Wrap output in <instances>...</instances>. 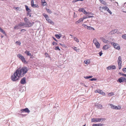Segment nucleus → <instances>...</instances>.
<instances>
[{
    "instance_id": "obj_1",
    "label": "nucleus",
    "mask_w": 126,
    "mask_h": 126,
    "mask_svg": "<svg viewBox=\"0 0 126 126\" xmlns=\"http://www.w3.org/2000/svg\"><path fill=\"white\" fill-rule=\"evenodd\" d=\"M16 71L20 77H22L27 73L28 70L26 67H24L22 68H19Z\"/></svg>"
},
{
    "instance_id": "obj_2",
    "label": "nucleus",
    "mask_w": 126,
    "mask_h": 126,
    "mask_svg": "<svg viewBox=\"0 0 126 126\" xmlns=\"http://www.w3.org/2000/svg\"><path fill=\"white\" fill-rule=\"evenodd\" d=\"M20 77V76L18 74L16 71L14 74L11 76V79L13 81H15L18 80Z\"/></svg>"
},
{
    "instance_id": "obj_3",
    "label": "nucleus",
    "mask_w": 126,
    "mask_h": 126,
    "mask_svg": "<svg viewBox=\"0 0 126 126\" xmlns=\"http://www.w3.org/2000/svg\"><path fill=\"white\" fill-rule=\"evenodd\" d=\"M105 118H93L91 119V122H99L101 121L105 120Z\"/></svg>"
},
{
    "instance_id": "obj_4",
    "label": "nucleus",
    "mask_w": 126,
    "mask_h": 126,
    "mask_svg": "<svg viewBox=\"0 0 126 126\" xmlns=\"http://www.w3.org/2000/svg\"><path fill=\"white\" fill-rule=\"evenodd\" d=\"M17 56L21 59L23 62L25 64H27V62L26 61L24 57L21 54H17Z\"/></svg>"
},
{
    "instance_id": "obj_5",
    "label": "nucleus",
    "mask_w": 126,
    "mask_h": 126,
    "mask_svg": "<svg viewBox=\"0 0 126 126\" xmlns=\"http://www.w3.org/2000/svg\"><path fill=\"white\" fill-rule=\"evenodd\" d=\"M117 62L118 65L119 69H120L122 67V58L121 56H120L119 57Z\"/></svg>"
},
{
    "instance_id": "obj_6",
    "label": "nucleus",
    "mask_w": 126,
    "mask_h": 126,
    "mask_svg": "<svg viewBox=\"0 0 126 126\" xmlns=\"http://www.w3.org/2000/svg\"><path fill=\"white\" fill-rule=\"evenodd\" d=\"M93 42L96 48H99L100 47L99 43L97 41L96 39H94L93 40Z\"/></svg>"
},
{
    "instance_id": "obj_7",
    "label": "nucleus",
    "mask_w": 126,
    "mask_h": 126,
    "mask_svg": "<svg viewBox=\"0 0 126 126\" xmlns=\"http://www.w3.org/2000/svg\"><path fill=\"white\" fill-rule=\"evenodd\" d=\"M111 44H112L113 46L115 48L118 50H119L120 49V47L118 44L113 42L111 43Z\"/></svg>"
},
{
    "instance_id": "obj_8",
    "label": "nucleus",
    "mask_w": 126,
    "mask_h": 126,
    "mask_svg": "<svg viewBox=\"0 0 126 126\" xmlns=\"http://www.w3.org/2000/svg\"><path fill=\"white\" fill-rule=\"evenodd\" d=\"M126 79L125 77H121L119 78L118 80H117V82H119L120 83L122 82H126Z\"/></svg>"
},
{
    "instance_id": "obj_9",
    "label": "nucleus",
    "mask_w": 126,
    "mask_h": 126,
    "mask_svg": "<svg viewBox=\"0 0 126 126\" xmlns=\"http://www.w3.org/2000/svg\"><path fill=\"white\" fill-rule=\"evenodd\" d=\"M25 7L26 10L28 12V13L27 14V16H29L30 17H31V15L29 13V12L31 11L30 9L28 8V7L27 5H25Z\"/></svg>"
},
{
    "instance_id": "obj_10",
    "label": "nucleus",
    "mask_w": 126,
    "mask_h": 126,
    "mask_svg": "<svg viewBox=\"0 0 126 126\" xmlns=\"http://www.w3.org/2000/svg\"><path fill=\"white\" fill-rule=\"evenodd\" d=\"M22 112H25L29 113L30 112V110L28 108H26L25 109H23L21 110Z\"/></svg>"
},
{
    "instance_id": "obj_11",
    "label": "nucleus",
    "mask_w": 126,
    "mask_h": 126,
    "mask_svg": "<svg viewBox=\"0 0 126 126\" xmlns=\"http://www.w3.org/2000/svg\"><path fill=\"white\" fill-rule=\"evenodd\" d=\"M26 79L25 77H24L22 78L20 80V83L21 84H24L26 83Z\"/></svg>"
},
{
    "instance_id": "obj_12",
    "label": "nucleus",
    "mask_w": 126,
    "mask_h": 126,
    "mask_svg": "<svg viewBox=\"0 0 126 126\" xmlns=\"http://www.w3.org/2000/svg\"><path fill=\"white\" fill-rule=\"evenodd\" d=\"M116 68V67L115 66L112 65L109 66L107 67V69L108 70L110 69H115Z\"/></svg>"
},
{
    "instance_id": "obj_13",
    "label": "nucleus",
    "mask_w": 126,
    "mask_h": 126,
    "mask_svg": "<svg viewBox=\"0 0 126 126\" xmlns=\"http://www.w3.org/2000/svg\"><path fill=\"white\" fill-rule=\"evenodd\" d=\"M110 46L108 45H107L103 46V49L104 50H106L110 48Z\"/></svg>"
},
{
    "instance_id": "obj_14",
    "label": "nucleus",
    "mask_w": 126,
    "mask_h": 126,
    "mask_svg": "<svg viewBox=\"0 0 126 126\" xmlns=\"http://www.w3.org/2000/svg\"><path fill=\"white\" fill-rule=\"evenodd\" d=\"M78 11L79 12H82L84 14H85V12H86L85 9L83 8H79L78 10Z\"/></svg>"
},
{
    "instance_id": "obj_15",
    "label": "nucleus",
    "mask_w": 126,
    "mask_h": 126,
    "mask_svg": "<svg viewBox=\"0 0 126 126\" xmlns=\"http://www.w3.org/2000/svg\"><path fill=\"white\" fill-rule=\"evenodd\" d=\"M46 20L48 22V23H49L50 24H52V25H54V22L51 19H49V18H48Z\"/></svg>"
},
{
    "instance_id": "obj_16",
    "label": "nucleus",
    "mask_w": 126,
    "mask_h": 126,
    "mask_svg": "<svg viewBox=\"0 0 126 126\" xmlns=\"http://www.w3.org/2000/svg\"><path fill=\"white\" fill-rule=\"evenodd\" d=\"M85 18H80L79 19L78 21H76L75 22V23L76 24H78L80 23Z\"/></svg>"
},
{
    "instance_id": "obj_17",
    "label": "nucleus",
    "mask_w": 126,
    "mask_h": 126,
    "mask_svg": "<svg viewBox=\"0 0 126 126\" xmlns=\"http://www.w3.org/2000/svg\"><path fill=\"white\" fill-rule=\"evenodd\" d=\"M32 7H38L37 3H36L35 4H34L33 2V4L32 3Z\"/></svg>"
},
{
    "instance_id": "obj_18",
    "label": "nucleus",
    "mask_w": 126,
    "mask_h": 126,
    "mask_svg": "<svg viewBox=\"0 0 126 126\" xmlns=\"http://www.w3.org/2000/svg\"><path fill=\"white\" fill-rule=\"evenodd\" d=\"M117 30L115 29L112 31L110 32V33L111 34H114L117 32Z\"/></svg>"
},
{
    "instance_id": "obj_19",
    "label": "nucleus",
    "mask_w": 126,
    "mask_h": 126,
    "mask_svg": "<svg viewBox=\"0 0 126 126\" xmlns=\"http://www.w3.org/2000/svg\"><path fill=\"white\" fill-rule=\"evenodd\" d=\"M41 2L42 5L44 6L46 5L47 3L45 1V0H41Z\"/></svg>"
},
{
    "instance_id": "obj_20",
    "label": "nucleus",
    "mask_w": 126,
    "mask_h": 126,
    "mask_svg": "<svg viewBox=\"0 0 126 126\" xmlns=\"http://www.w3.org/2000/svg\"><path fill=\"white\" fill-rule=\"evenodd\" d=\"M25 53L26 54L27 56H31V54L30 53L29 51H26Z\"/></svg>"
},
{
    "instance_id": "obj_21",
    "label": "nucleus",
    "mask_w": 126,
    "mask_h": 126,
    "mask_svg": "<svg viewBox=\"0 0 126 126\" xmlns=\"http://www.w3.org/2000/svg\"><path fill=\"white\" fill-rule=\"evenodd\" d=\"M84 63H85L88 65L90 63V60H87L84 61Z\"/></svg>"
},
{
    "instance_id": "obj_22",
    "label": "nucleus",
    "mask_w": 126,
    "mask_h": 126,
    "mask_svg": "<svg viewBox=\"0 0 126 126\" xmlns=\"http://www.w3.org/2000/svg\"><path fill=\"white\" fill-rule=\"evenodd\" d=\"M101 39L102 40V41L105 43H107L108 42V41L106 40L103 38H101Z\"/></svg>"
},
{
    "instance_id": "obj_23",
    "label": "nucleus",
    "mask_w": 126,
    "mask_h": 126,
    "mask_svg": "<svg viewBox=\"0 0 126 126\" xmlns=\"http://www.w3.org/2000/svg\"><path fill=\"white\" fill-rule=\"evenodd\" d=\"M103 125V124H94L92 126H102Z\"/></svg>"
},
{
    "instance_id": "obj_24",
    "label": "nucleus",
    "mask_w": 126,
    "mask_h": 126,
    "mask_svg": "<svg viewBox=\"0 0 126 126\" xmlns=\"http://www.w3.org/2000/svg\"><path fill=\"white\" fill-rule=\"evenodd\" d=\"M121 106H118L115 107V110H120L121 109Z\"/></svg>"
},
{
    "instance_id": "obj_25",
    "label": "nucleus",
    "mask_w": 126,
    "mask_h": 126,
    "mask_svg": "<svg viewBox=\"0 0 126 126\" xmlns=\"http://www.w3.org/2000/svg\"><path fill=\"white\" fill-rule=\"evenodd\" d=\"M43 15L45 17L46 20L47 19L49 18L48 16L45 13H43Z\"/></svg>"
},
{
    "instance_id": "obj_26",
    "label": "nucleus",
    "mask_w": 126,
    "mask_h": 126,
    "mask_svg": "<svg viewBox=\"0 0 126 126\" xmlns=\"http://www.w3.org/2000/svg\"><path fill=\"white\" fill-rule=\"evenodd\" d=\"M99 94L103 95H104L105 94V93L103 92L102 90H100V91Z\"/></svg>"
},
{
    "instance_id": "obj_27",
    "label": "nucleus",
    "mask_w": 126,
    "mask_h": 126,
    "mask_svg": "<svg viewBox=\"0 0 126 126\" xmlns=\"http://www.w3.org/2000/svg\"><path fill=\"white\" fill-rule=\"evenodd\" d=\"M0 32H2L4 34H5V35H6V34L5 32L0 27Z\"/></svg>"
},
{
    "instance_id": "obj_28",
    "label": "nucleus",
    "mask_w": 126,
    "mask_h": 126,
    "mask_svg": "<svg viewBox=\"0 0 126 126\" xmlns=\"http://www.w3.org/2000/svg\"><path fill=\"white\" fill-rule=\"evenodd\" d=\"M46 10L47 11V12L49 14H51L52 13L51 11L49 9H48L47 8L46 9Z\"/></svg>"
},
{
    "instance_id": "obj_29",
    "label": "nucleus",
    "mask_w": 126,
    "mask_h": 126,
    "mask_svg": "<svg viewBox=\"0 0 126 126\" xmlns=\"http://www.w3.org/2000/svg\"><path fill=\"white\" fill-rule=\"evenodd\" d=\"M100 2L102 4H103L104 5H106L107 4L106 3V2L103 0H102Z\"/></svg>"
},
{
    "instance_id": "obj_30",
    "label": "nucleus",
    "mask_w": 126,
    "mask_h": 126,
    "mask_svg": "<svg viewBox=\"0 0 126 126\" xmlns=\"http://www.w3.org/2000/svg\"><path fill=\"white\" fill-rule=\"evenodd\" d=\"M74 40L75 41H76L77 43H78L79 42V39L76 37H74Z\"/></svg>"
},
{
    "instance_id": "obj_31",
    "label": "nucleus",
    "mask_w": 126,
    "mask_h": 126,
    "mask_svg": "<svg viewBox=\"0 0 126 126\" xmlns=\"http://www.w3.org/2000/svg\"><path fill=\"white\" fill-rule=\"evenodd\" d=\"M110 105L111 106V108L113 109H115V106L114 105L112 104H110Z\"/></svg>"
},
{
    "instance_id": "obj_32",
    "label": "nucleus",
    "mask_w": 126,
    "mask_h": 126,
    "mask_svg": "<svg viewBox=\"0 0 126 126\" xmlns=\"http://www.w3.org/2000/svg\"><path fill=\"white\" fill-rule=\"evenodd\" d=\"M102 8L105 10H107L108 9V8L106 6H103Z\"/></svg>"
},
{
    "instance_id": "obj_33",
    "label": "nucleus",
    "mask_w": 126,
    "mask_h": 126,
    "mask_svg": "<svg viewBox=\"0 0 126 126\" xmlns=\"http://www.w3.org/2000/svg\"><path fill=\"white\" fill-rule=\"evenodd\" d=\"M114 94V93L111 92L108 94V95L109 96H111Z\"/></svg>"
},
{
    "instance_id": "obj_34",
    "label": "nucleus",
    "mask_w": 126,
    "mask_h": 126,
    "mask_svg": "<svg viewBox=\"0 0 126 126\" xmlns=\"http://www.w3.org/2000/svg\"><path fill=\"white\" fill-rule=\"evenodd\" d=\"M54 49L56 50H59V51H60L61 50L59 48V47L58 46L56 47H55Z\"/></svg>"
},
{
    "instance_id": "obj_35",
    "label": "nucleus",
    "mask_w": 126,
    "mask_h": 126,
    "mask_svg": "<svg viewBox=\"0 0 126 126\" xmlns=\"http://www.w3.org/2000/svg\"><path fill=\"white\" fill-rule=\"evenodd\" d=\"M87 29L89 30H92L93 29V30H94V28H93L92 27H91V26H89L87 27Z\"/></svg>"
},
{
    "instance_id": "obj_36",
    "label": "nucleus",
    "mask_w": 126,
    "mask_h": 126,
    "mask_svg": "<svg viewBox=\"0 0 126 126\" xmlns=\"http://www.w3.org/2000/svg\"><path fill=\"white\" fill-rule=\"evenodd\" d=\"M55 36L58 39H59L61 37V36H60L58 34H56L55 35Z\"/></svg>"
},
{
    "instance_id": "obj_37",
    "label": "nucleus",
    "mask_w": 126,
    "mask_h": 126,
    "mask_svg": "<svg viewBox=\"0 0 126 126\" xmlns=\"http://www.w3.org/2000/svg\"><path fill=\"white\" fill-rule=\"evenodd\" d=\"M119 74L121 75L122 76H123L126 77V74H123L121 72H119Z\"/></svg>"
},
{
    "instance_id": "obj_38",
    "label": "nucleus",
    "mask_w": 126,
    "mask_h": 126,
    "mask_svg": "<svg viewBox=\"0 0 126 126\" xmlns=\"http://www.w3.org/2000/svg\"><path fill=\"white\" fill-rule=\"evenodd\" d=\"M100 89H98L95 90L94 91L95 93H99L100 91Z\"/></svg>"
},
{
    "instance_id": "obj_39",
    "label": "nucleus",
    "mask_w": 126,
    "mask_h": 126,
    "mask_svg": "<svg viewBox=\"0 0 126 126\" xmlns=\"http://www.w3.org/2000/svg\"><path fill=\"white\" fill-rule=\"evenodd\" d=\"M122 37L123 39H126V34L123 35L122 36Z\"/></svg>"
},
{
    "instance_id": "obj_40",
    "label": "nucleus",
    "mask_w": 126,
    "mask_h": 126,
    "mask_svg": "<svg viewBox=\"0 0 126 126\" xmlns=\"http://www.w3.org/2000/svg\"><path fill=\"white\" fill-rule=\"evenodd\" d=\"M93 76H87L85 78V79H88L91 78H92Z\"/></svg>"
},
{
    "instance_id": "obj_41",
    "label": "nucleus",
    "mask_w": 126,
    "mask_h": 126,
    "mask_svg": "<svg viewBox=\"0 0 126 126\" xmlns=\"http://www.w3.org/2000/svg\"><path fill=\"white\" fill-rule=\"evenodd\" d=\"M122 70L125 72H126V68H123Z\"/></svg>"
},
{
    "instance_id": "obj_42",
    "label": "nucleus",
    "mask_w": 126,
    "mask_h": 126,
    "mask_svg": "<svg viewBox=\"0 0 126 126\" xmlns=\"http://www.w3.org/2000/svg\"><path fill=\"white\" fill-rule=\"evenodd\" d=\"M107 11L110 14H112V13L110 11L108 8V9Z\"/></svg>"
},
{
    "instance_id": "obj_43",
    "label": "nucleus",
    "mask_w": 126,
    "mask_h": 126,
    "mask_svg": "<svg viewBox=\"0 0 126 126\" xmlns=\"http://www.w3.org/2000/svg\"><path fill=\"white\" fill-rule=\"evenodd\" d=\"M16 43L18 45H20L21 44V43L18 41H17L16 42Z\"/></svg>"
},
{
    "instance_id": "obj_44",
    "label": "nucleus",
    "mask_w": 126,
    "mask_h": 126,
    "mask_svg": "<svg viewBox=\"0 0 126 126\" xmlns=\"http://www.w3.org/2000/svg\"><path fill=\"white\" fill-rule=\"evenodd\" d=\"M52 45H57V44L55 42H53L52 43Z\"/></svg>"
},
{
    "instance_id": "obj_45",
    "label": "nucleus",
    "mask_w": 126,
    "mask_h": 126,
    "mask_svg": "<svg viewBox=\"0 0 126 126\" xmlns=\"http://www.w3.org/2000/svg\"><path fill=\"white\" fill-rule=\"evenodd\" d=\"M96 80V79L95 78H92L90 79L91 81Z\"/></svg>"
},
{
    "instance_id": "obj_46",
    "label": "nucleus",
    "mask_w": 126,
    "mask_h": 126,
    "mask_svg": "<svg viewBox=\"0 0 126 126\" xmlns=\"http://www.w3.org/2000/svg\"><path fill=\"white\" fill-rule=\"evenodd\" d=\"M91 14V13L89 12H87L86 11V12L85 13V14L86 15L87 14L89 15Z\"/></svg>"
},
{
    "instance_id": "obj_47",
    "label": "nucleus",
    "mask_w": 126,
    "mask_h": 126,
    "mask_svg": "<svg viewBox=\"0 0 126 126\" xmlns=\"http://www.w3.org/2000/svg\"><path fill=\"white\" fill-rule=\"evenodd\" d=\"M98 107L100 108V109H101L102 108V106L100 104L99 105H98Z\"/></svg>"
},
{
    "instance_id": "obj_48",
    "label": "nucleus",
    "mask_w": 126,
    "mask_h": 126,
    "mask_svg": "<svg viewBox=\"0 0 126 126\" xmlns=\"http://www.w3.org/2000/svg\"><path fill=\"white\" fill-rule=\"evenodd\" d=\"M14 28L15 29H17L18 28V26H16L14 27Z\"/></svg>"
},
{
    "instance_id": "obj_49",
    "label": "nucleus",
    "mask_w": 126,
    "mask_h": 126,
    "mask_svg": "<svg viewBox=\"0 0 126 126\" xmlns=\"http://www.w3.org/2000/svg\"><path fill=\"white\" fill-rule=\"evenodd\" d=\"M24 21L26 22H27V21H28V19L26 18L25 17L24 18Z\"/></svg>"
},
{
    "instance_id": "obj_50",
    "label": "nucleus",
    "mask_w": 126,
    "mask_h": 126,
    "mask_svg": "<svg viewBox=\"0 0 126 126\" xmlns=\"http://www.w3.org/2000/svg\"><path fill=\"white\" fill-rule=\"evenodd\" d=\"M102 54L103 53L101 51L99 53V54L100 56H101L102 55Z\"/></svg>"
},
{
    "instance_id": "obj_51",
    "label": "nucleus",
    "mask_w": 126,
    "mask_h": 126,
    "mask_svg": "<svg viewBox=\"0 0 126 126\" xmlns=\"http://www.w3.org/2000/svg\"><path fill=\"white\" fill-rule=\"evenodd\" d=\"M79 1V0H75L73 1L72 2L73 3H74L76 2H77V1Z\"/></svg>"
},
{
    "instance_id": "obj_52",
    "label": "nucleus",
    "mask_w": 126,
    "mask_h": 126,
    "mask_svg": "<svg viewBox=\"0 0 126 126\" xmlns=\"http://www.w3.org/2000/svg\"><path fill=\"white\" fill-rule=\"evenodd\" d=\"M73 49L76 51H77L78 50L77 48V47H74Z\"/></svg>"
},
{
    "instance_id": "obj_53",
    "label": "nucleus",
    "mask_w": 126,
    "mask_h": 126,
    "mask_svg": "<svg viewBox=\"0 0 126 126\" xmlns=\"http://www.w3.org/2000/svg\"><path fill=\"white\" fill-rule=\"evenodd\" d=\"M94 17L93 16H88L87 18H90Z\"/></svg>"
},
{
    "instance_id": "obj_54",
    "label": "nucleus",
    "mask_w": 126,
    "mask_h": 126,
    "mask_svg": "<svg viewBox=\"0 0 126 126\" xmlns=\"http://www.w3.org/2000/svg\"><path fill=\"white\" fill-rule=\"evenodd\" d=\"M24 25V23H21V24H19V25L21 26H22Z\"/></svg>"
},
{
    "instance_id": "obj_55",
    "label": "nucleus",
    "mask_w": 126,
    "mask_h": 126,
    "mask_svg": "<svg viewBox=\"0 0 126 126\" xmlns=\"http://www.w3.org/2000/svg\"><path fill=\"white\" fill-rule=\"evenodd\" d=\"M83 26L85 28L86 27H88V26L84 24L83 25Z\"/></svg>"
},
{
    "instance_id": "obj_56",
    "label": "nucleus",
    "mask_w": 126,
    "mask_h": 126,
    "mask_svg": "<svg viewBox=\"0 0 126 126\" xmlns=\"http://www.w3.org/2000/svg\"><path fill=\"white\" fill-rule=\"evenodd\" d=\"M53 38L55 41H57V40L54 37H53Z\"/></svg>"
},
{
    "instance_id": "obj_57",
    "label": "nucleus",
    "mask_w": 126,
    "mask_h": 126,
    "mask_svg": "<svg viewBox=\"0 0 126 126\" xmlns=\"http://www.w3.org/2000/svg\"><path fill=\"white\" fill-rule=\"evenodd\" d=\"M60 45H61L62 46H64V45L63 44H61V43H60Z\"/></svg>"
},
{
    "instance_id": "obj_58",
    "label": "nucleus",
    "mask_w": 126,
    "mask_h": 126,
    "mask_svg": "<svg viewBox=\"0 0 126 126\" xmlns=\"http://www.w3.org/2000/svg\"><path fill=\"white\" fill-rule=\"evenodd\" d=\"M19 8L18 7H15V8L16 9H17V8Z\"/></svg>"
},
{
    "instance_id": "obj_59",
    "label": "nucleus",
    "mask_w": 126,
    "mask_h": 126,
    "mask_svg": "<svg viewBox=\"0 0 126 126\" xmlns=\"http://www.w3.org/2000/svg\"><path fill=\"white\" fill-rule=\"evenodd\" d=\"M45 55H48V53H45Z\"/></svg>"
},
{
    "instance_id": "obj_60",
    "label": "nucleus",
    "mask_w": 126,
    "mask_h": 126,
    "mask_svg": "<svg viewBox=\"0 0 126 126\" xmlns=\"http://www.w3.org/2000/svg\"><path fill=\"white\" fill-rule=\"evenodd\" d=\"M70 36H71V37H72L73 36V35H71V34H70Z\"/></svg>"
},
{
    "instance_id": "obj_61",
    "label": "nucleus",
    "mask_w": 126,
    "mask_h": 126,
    "mask_svg": "<svg viewBox=\"0 0 126 126\" xmlns=\"http://www.w3.org/2000/svg\"><path fill=\"white\" fill-rule=\"evenodd\" d=\"M102 8V7H100L99 8H100V10H101L100 9V8Z\"/></svg>"
},
{
    "instance_id": "obj_62",
    "label": "nucleus",
    "mask_w": 126,
    "mask_h": 126,
    "mask_svg": "<svg viewBox=\"0 0 126 126\" xmlns=\"http://www.w3.org/2000/svg\"><path fill=\"white\" fill-rule=\"evenodd\" d=\"M24 30V29H22V30H21V31H22V30Z\"/></svg>"
},
{
    "instance_id": "obj_63",
    "label": "nucleus",
    "mask_w": 126,
    "mask_h": 126,
    "mask_svg": "<svg viewBox=\"0 0 126 126\" xmlns=\"http://www.w3.org/2000/svg\"><path fill=\"white\" fill-rule=\"evenodd\" d=\"M123 12H124L126 13V11H123Z\"/></svg>"
},
{
    "instance_id": "obj_64",
    "label": "nucleus",
    "mask_w": 126,
    "mask_h": 126,
    "mask_svg": "<svg viewBox=\"0 0 126 126\" xmlns=\"http://www.w3.org/2000/svg\"><path fill=\"white\" fill-rule=\"evenodd\" d=\"M100 1H101V0H99Z\"/></svg>"
}]
</instances>
